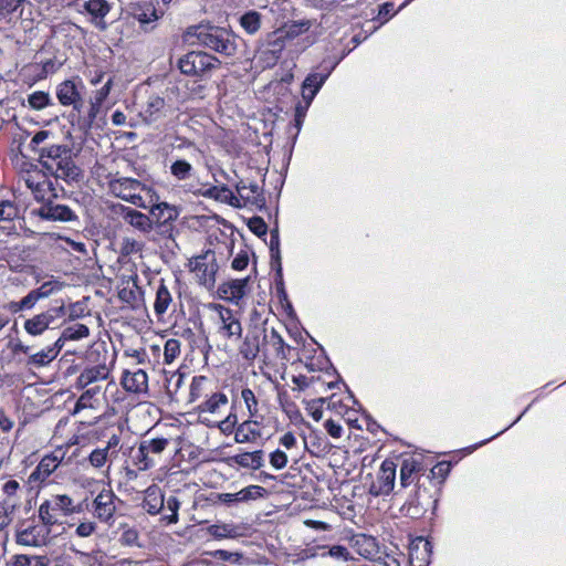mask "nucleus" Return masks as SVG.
I'll return each mask as SVG.
<instances>
[{
  "label": "nucleus",
  "mask_w": 566,
  "mask_h": 566,
  "mask_svg": "<svg viewBox=\"0 0 566 566\" xmlns=\"http://www.w3.org/2000/svg\"><path fill=\"white\" fill-rule=\"evenodd\" d=\"M150 216L158 223H166L168 221L175 220L178 216V212L175 207L168 205L167 202H160V203L154 205L150 208Z\"/></svg>",
  "instance_id": "f704fd0d"
},
{
  "label": "nucleus",
  "mask_w": 566,
  "mask_h": 566,
  "mask_svg": "<svg viewBox=\"0 0 566 566\" xmlns=\"http://www.w3.org/2000/svg\"><path fill=\"white\" fill-rule=\"evenodd\" d=\"M132 14L142 25L158 20L157 11L151 3L137 4L133 8Z\"/></svg>",
  "instance_id": "c9c22d12"
},
{
  "label": "nucleus",
  "mask_w": 566,
  "mask_h": 566,
  "mask_svg": "<svg viewBox=\"0 0 566 566\" xmlns=\"http://www.w3.org/2000/svg\"><path fill=\"white\" fill-rule=\"evenodd\" d=\"M120 384L123 388L129 392L142 394L148 389V376L143 369H136L134 371L125 370Z\"/></svg>",
  "instance_id": "412c9836"
},
{
  "label": "nucleus",
  "mask_w": 566,
  "mask_h": 566,
  "mask_svg": "<svg viewBox=\"0 0 566 566\" xmlns=\"http://www.w3.org/2000/svg\"><path fill=\"white\" fill-rule=\"evenodd\" d=\"M124 220L139 232L147 234L153 230V221L150 217L128 208L124 213Z\"/></svg>",
  "instance_id": "cd10ccee"
},
{
  "label": "nucleus",
  "mask_w": 566,
  "mask_h": 566,
  "mask_svg": "<svg viewBox=\"0 0 566 566\" xmlns=\"http://www.w3.org/2000/svg\"><path fill=\"white\" fill-rule=\"evenodd\" d=\"M240 25L248 34H255L262 23V15L254 10H250L240 17Z\"/></svg>",
  "instance_id": "4c0bfd02"
},
{
  "label": "nucleus",
  "mask_w": 566,
  "mask_h": 566,
  "mask_svg": "<svg viewBox=\"0 0 566 566\" xmlns=\"http://www.w3.org/2000/svg\"><path fill=\"white\" fill-rule=\"evenodd\" d=\"M238 422L237 415L234 412H230L223 420L217 422L212 421V423H217L218 428L221 430V432L229 434L233 431L235 432V428Z\"/></svg>",
  "instance_id": "6e6d98bb"
},
{
  "label": "nucleus",
  "mask_w": 566,
  "mask_h": 566,
  "mask_svg": "<svg viewBox=\"0 0 566 566\" xmlns=\"http://www.w3.org/2000/svg\"><path fill=\"white\" fill-rule=\"evenodd\" d=\"M193 34L201 45L224 56H233L237 52V36L227 29L199 25Z\"/></svg>",
  "instance_id": "7ed1b4c3"
},
{
  "label": "nucleus",
  "mask_w": 566,
  "mask_h": 566,
  "mask_svg": "<svg viewBox=\"0 0 566 566\" xmlns=\"http://www.w3.org/2000/svg\"><path fill=\"white\" fill-rule=\"evenodd\" d=\"M180 354V342L176 338H169L164 346V361L171 364Z\"/></svg>",
  "instance_id": "de8ad7c7"
},
{
  "label": "nucleus",
  "mask_w": 566,
  "mask_h": 566,
  "mask_svg": "<svg viewBox=\"0 0 566 566\" xmlns=\"http://www.w3.org/2000/svg\"><path fill=\"white\" fill-rule=\"evenodd\" d=\"M168 444L169 440L166 438L142 440L137 450L132 455L133 464L137 467L139 471L154 468Z\"/></svg>",
  "instance_id": "423d86ee"
},
{
  "label": "nucleus",
  "mask_w": 566,
  "mask_h": 566,
  "mask_svg": "<svg viewBox=\"0 0 566 566\" xmlns=\"http://www.w3.org/2000/svg\"><path fill=\"white\" fill-rule=\"evenodd\" d=\"M90 334V329L84 324H74L64 328L63 338H67V340H78L87 337Z\"/></svg>",
  "instance_id": "a18cd8bd"
},
{
  "label": "nucleus",
  "mask_w": 566,
  "mask_h": 566,
  "mask_svg": "<svg viewBox=\"0 0 566 566\" xmlns=\"http://www.w3.org/2000/svg\"><path fill=\"white\" fill-rule=\"evenodd\" d=\"M15 513L0 504V532L4 531L13 522Z\"/></svg>",
  "instance_id": "680f3d73"
},
{
  "label": "nucleus",
  "mask_w": 566,
  "mask_h": 566,
  "mask_svg": "<svg viewBox=\"0 0 566 566\" xmlns=\"http://www.w3.org/2000/svg\"><path fill=\"white\" fill-rule=\"evenodd\" d=\"M84 88L82 80H65L56 86V97L61 105L72 106L74 111L81 112L84 106L82 97Z\"/></svg>",
  "instance_id": "f8f14e48"
},
{
  "label": "nucleus",
  "mask_w": 566,
  "mask_h": 566,
  "mask_svg": "<svg viewBox=\"0 0 566 566\" xmlns=\"http://www.w3.org/2000/svg\"><path fill=\"white\" fill-rule=\"evenodd\" d=\"M0 504L6 507L18 512L21 510L23 501V485L12 478H7L2 480L0 485Z\"/></svg>",
  "instance_id": "f3484780"
},
{
  "label": "nucleus",
  "mask_w": 566,
  "mask_h": 566,
  "mask_svg": "<svg viewBox=\"0 0 566 566\" xmlns=\"http://www.w3.org/2000/svg\"><path fill=\"white\" fill-rule=\"evenodd\" d=\"M54 353L55 352L50 350L49 347H46L45 349L31 355L28 363L34 366H45L55 358Z\"/></svg>",
  "instance_id": "8fccbe9b"
},
{
  "label": "nucleus",
  "mask_w": 566,
  "mask_h": 566,
  "mask_svg": "<svg viewBox=\"0 0 566 566\" xmlns=\"http://www.w3.org/2000/svg\"><path fill=\"white\" fill-rule=\"evenodd\" d=\"M20 172V181L31 191L39 202L57 198V191L51 176L41 167L28 164Z\"/></svg>",
  "instance_id": "f03ea898"
},
{
  "label": "nucleus",
  "mask_w": 566,
  "mask_h": 566,
  "mask_svg": "<svg viewBox=\"0 0 566 566\" xmlns=\"http://www.w3.org/2000/svg\"><path fill=\"white\" fill-rule=\"evenodd\" d=\"M63 454L60 451L44 455L35 469L28 476V484L31 489H42L48 484L49 478L60 467Z\"/></svg>",
  "instance_id": "9d476101"
},
{
  "label": "nucleus",
  "mask_w": 566,
  "mask_h": 566,
  "mask_svg": "<svg viewBox=\"0 0 566 566\" xmlns=\"http://www.w3.org/2000/svg\"><path fill=\"white\" fill-rule=\"evenodd\" d=\"M165 505V496L161 489L153 484L144 492L143 509L151 515L158 514Z\"/></svg>",
  "instance_id": "bb28decb"
},
{
  "label": "nucleus",
  "mask_w": 566,
  "mask_h": 566,
  "mask_svg": "<svg viewBox=\"0 0 566 566\" xmlns=\"http://www.w3.org/2000/svg\"><path fill=\"white\" fill-rule=\"evenodd\" d=\"M234 463L241 468L259 470L263 467V451L243 452L233 457Z\"/></svg>",
  "instance_id": "473e14b6"
},
{
  "label": "nucleus",
  "mask_w": 566,
  "mask_h": 566,
  "mask_svg": "<svg viewBox=\"0 0 566 566\" xmlns=\"http://www.w3.org/2000/svg\"><path fill=\"white\" fill-rule=\"evenodd\" d=\"M51 559L45 555L15 554L7 562V566H51Z\"/></svg>",
  "instance_id": "7c9ffc66"
},
{
  "label": "nucleus",
  "mask_w": 566,
  "mask_h": 566,
  "mask_svg": "<svg viewBox=\"0 0 566 566\" xmlns=\"http://www.w3.org/2000/svg\"><path fill=\"white\" fill-rule=\"evenodd\" d=\"M99 395H101V386L99 385H95L92 387L88 386L85 389V391L77 399L75 407H74V412L76 413L80 410L86 409V408H95V405L97 402V397Z\"/></svg>",
  "instance_id": "72a5a7b5"
},
{
  "label": "nucleus",
  "mask_w": 566,
  "mask_h": 566,
  "mask_svg": "<svg viewBox=\"0 0 566 566\" xmlns=\"http://www.w3.org/2000/svg\"><path fill=\"white\" fill-rule=\"evenodd\" d=\"M324 426L331 437H333V438L342 437L343 428L340 424H338L334 420H332V419L326 420Z\"/></svg>",
  "instance_id": "69168bd1"
},
{
  "label": "nucleus",
  "mask_w": 566,
  "mask_h": 566,
  "mask_svg": "<svg viewBox=\"0 0 566 566\" xmlns=\"http://www.w3.org/2000/svg\"><path fill=\"white\" fill-rule=\"evenodd\" d=\"M420 470V463L410 458L405 459L402 461L401 468H400V484L402 488L409 486L413 479L412 475Z\"/></svg>",
  "instance_id": "58836bf2"
},
{
  "label": "nucleus",
  "mask_w": 566,
  "mask_h": 566,
  "mask_svg": "<svg viewBox=\"0 0 566 566\" xmlns=\"http://www.w3.org/2000/svg\"><path fill=\"white\" fill-rule=\"evenodd\" d=\"M263 420L264 417L258 415V417L249 416V419L244 420L235 428L234 441L237 443H254L263 437Z\"/></svg>",
  "instance_id": "dca6fc26"
},
{
  "label": "nucleus",
  "mask_w": 566,
  "mask_h": 566,
  "mask_svg": "<svg viewBox=\"0 0 566 566\" xmlns=\"http://www.w3.org/2000/svg\"><path fill=\"white\" fill-rule=\"evenodd\" d=\"M19 207L12 200H0V221H11L19 217Z\"/></svg>",
  "instance_id": "c03bdc74"
},
{
  "label": "nucleus",
  "mask_w": 566,
  "mask_h": 566,
  "mask_svg": "<svg viewBox=\"0 0 566 566\" xmlns=\"http://www.w3.org/2000/svg\"><path fill=\"white\" fill-rule=\"evenodd\" d=\"M270 463L275 470H282L287 464V455L277 449L270 454Z\"/></svg>",
  "instance_id": "052dcab7"
},
{
  "label": "nucleus",
  "mask_w": 566,
  "mask_h": 566,
  "mask_svg": "<svg viewBox=\"0 0 566 566\" xmlns=\"http://www.w3.org/2000/svg\"><path fill=\"white\" fill-rule=\"evenodd\" d=\"M331 75V70L326 72H312L310 73L302 85V96L307 105H311L312 101Z\"/></svg>",
  "instance_id": "4be33fe9"
},
{
  "label": "nucleus",
  "mask_w": 566,
  "mask_h": 566,
  "mask_svg": "<svg viewBox=\"0 0 566 566\" xmlns=\"http://www.w3.org/2000/svg\"><path fill=\"white\" fill-rule=\"evenodd\" d=\"M270 251H271V258L275 259L279 262L280 238H279L277 230H274L271 232Z\"/></svg>",
  "instance_id": "0e129e2a"
},
{
  "label": "nucleus",
  "mask_w": 566,
  "mask_h": 566,
  "mask_svg": "<svg viewBox=\"0 0 566 566\" xmlns=\"http://www.w3.org/2000/svg\"><path fill=\"white\" fill-rule=\"evenodd\" d=\"M322 557H332L338 562H347L352 558L349 551L342 545L322 546L319 547Z\"/></svg>",
  "instance_id": "a19ab883"
},
{
  "label": "nucleus",
  "mask_w": 566,
  "mask_h": 566,
  "mask_svg": "<svg viewBox=\"0 0 566 566\" xmlns=\"http://www.w3.org/2000/svg\"><path fill=\"white\" fill-rule=\"evenodd\" d=\"M119 499L111 489H103L93 501L94 516L105 524L112 525Z\"/></svg>",
  "instance_id": "ddd939ff"
},
{
  "label": "nucleus",
  "mask_w": 566,
  "mask_h": 566,
  "mask_svg": "<svg viewBox=\"0 0 566 566\" xmlns=\"http://www.w3.org/2000/svg\"><path fill=\"white\" fill-rule=\"evenodd\" d=\"M210 387L211 381L206 376L193 377L189 388V402H195L202 397L207 398L212 392Z\"/></svg>",
  "instance_id": "2f4dec72"
},
{
  "label": "nucleus",
  "mask_w": 566,
  "mask_h": 566,
  "mask_svg": "<svg viewBox=\"0 0 566 566\" xmlns=\"http://www.w3.org/2000/svg\"><path fill=\"white\" fill-rule=\"evenodd\" d=\"M209 307L218 315V334L227 339H239L242 335V325L233 311L216 303L209 304Z\"/></svg>",
  "instance_id": "9b49d317"
},
{
  "label": "nucleus",
  "mask_w": 566,
  "mask_h": 566,
  "mask_svg": "<svg viewBox=\"0 0 566 566\" xmlns=\"http://www.w3.org/2000/svg\"><path fill=\"white\" fill-rule=\"evenodd\" d=\"M264 489L260 485H249L235 493H220L218 499L226 505L248 502L263 496Z\"/></svg>",
  "instance_id": "aec40b11"
},
{
  "label": "nucleus",
  "mask_w": 566,
  "mask_h": 566,
  "mask_svg": "<svg viewBox=\"0 0 566 566\" xmlns=\"http://www.w3.org/2000/svg\"><path fill=\"white\" fill-rule=\"evenodd\" d=\"M35 527H28L17 533V543L24 546L38 545V539L34 535Z\"/></svg>",
  "instance_id": "864d4df0"
},
{
  "label": "nucleus",
  "mask_w": 566,
  "mask_h": 566,
  "mask_svg": "<svg viewBox=\"0 0 566 566\" xmlns=\"http://www.w3.org/2000/svg\"><path fill=\"white\" fill-rule=\"evenodd\" d=\"M172 291L161 280L156 290L154 312L158 318H163L171 307H175Z\"/></svg>",
  "instance_id": "a878e982"
},
{
  "label": "nucleus",
  "mask_w": 566,
  "mask_h": 566,
  "mask_svg": "<svg viewBox=\"0 0 566 566\" xmlns=\"http://www.w3.org/2000/svg\"><path fill=\"white\" fill-rule=\"evenodd\" d=\"M39 518L45 526L59 524L61 518L80 512L73 499L66 494L52 495L43 501L39 507Z\"/></svg>",
  "instance_id": "20e7f679"
},
{
  "label": "nucleus",
  "mask_w": 566,
  "mask_h": 566,
  "mask_svg": "<svg viewBox=\"0 0 566 566\" xmlns=\"http://www.w3.org/2000/svg\"><path fill=\"white\" fill-rule=\"evenodd\" d=\"M241 398L243 399L248 409L249 416L258 417L259 415V402L254 392L250 388H244L241 391Z\"/></svg>",
  "instance_id": "09e8293b"
},
{
  "label": "nucleus",
  "mask_w": 566,
  "mask_h": 566,
  "mask_svg": "<svg viewBox=\"0 0 566 566\" xmlns=\"http://www.w3.org/2000/svg\"><path fill=\"white\" fill-rule=\"evenodd\" d=\"M311 28V21L310 20H303L300 22H293L285 27L284 33L286 38H296L300 34L308 31Z\"/></svg>",
  "instance_id": "3c124183"
},
{
  "label": "nucleus",
  "mask_w": 566,
  "mask_h": 566,
  "mask_svg": "<svg viewBox=\"0 0 566 566\" xmlns=\"http://www.w3.org/2000/svg\"><path fill=\"white\" fill-rule=\"evenodd\" d=\"M52 104V98L48 92L35 91L28 96V105L35 111H42Z\"/></svg>",
  "instance_id": "79ce46f5"
},
{
  "label": "nucleus",
  "mask_w": 566,
  "mask_h": 566,
  "mask_svg": "<svg viewBox=\"0 0 566 566\" xmlns=\"http://www.w3.org/2000/svg\"><path fill=\"white\" fill-rule=\"evenodd\" d=\"M239 350L244 359L254 360L260 352L259 336L255 334L247 335Z\"/></svg>",
  "instance_id": "e433bc0d"
},
{
  "label": "nucleus",
  "mask_w": 566,
  "mask_h": 566,
  "mask_svg": "<svg viewBox=\"0 0 566 566\" xmlns=\"http://www.w3.org/2000/svg\"><path fill=\"white\" fill-rule=\"evenodd\" d=\"M65 314L64 306H56L46 310L24 322V329L32 336L43 334L57 318Z\"/></svg>",
  "instance_id": "4468645a"
},
{
  "label": "nucleus",
  "mask_w": 566,
  "mask_h": 566,
  "mask_svg": "<svg viewBox=\"0 0 566 566\" xmlns=\"http://www.w3.org/2000/svg\"><path fill=\"white\" fill-rule=\"evenodd\" d=\"M170 174L176 180L184 181L191 178L193 167L185 159H176L170 165Z\"/></svg>",
  "instance_id": "ea45409f"
},
{
  "label": "nucleus",
  "mask_w": 566,
  "mask_h": 566,
  "mask_svg": "<svg viewBox=\"0 0 566 566\" xmlns=\"http://www.w3.org/2000/svg\"><path fill=\"white\" fill-rule=\"evenodd\" d=\"M109 191L139 208H148L146 200L143 197V192H150V188L143 185L139 180L133 178H115L108 184Z\"/></svg>",
  "instance_id": "39448f33"
},
{
  "label": "nucleus",
  "mask_w": 566,
  "mask_h": 566,
  "mask_svg": "<svg viewBox=\"0 0 566 566\" xmlns=\"http://www.w3.org/2000/svg\"><path fill=\"white\" fill-rule=\"evenodd\" d=\"M32 213L48 221L66 222L76 218L74 211L70 207L54 203L52 199L42 201V206L38 209H33Z\"/></svg>",
  "instance_id": "a211bd4d"
},
{
  "label": "nucleus",
  "mask_w": 566,
  "mask_h": 566,
  "mask_svg": "<svg viewBox=\"0 0 566 566\" xmlns=\"http://www.w3.org/2000/svg\"><path fill=\"white\" fill-rule=\"evenodd\" d=\"M40 301L39 295L34 290L30 291L20 302L13 305L15 311L31 310Z\"/></svg>",
  "instance_id": "5fc2aeb1"
},
{
  "label": "nucleus",
  "mask_w": 566,
  "mask_h": 566,
  "mask_svg": "<svg viewBox=\"0 0 566 566\" xmlns=\"http://www.w3.org/2000/svg\"><path fill=\"white\" fill-rule=\"evenodd\" d=\"M64 287V283L57 279L51 277V280L43 282L38 289H34L40 300L46 298L52 294L60 292Z\"/></svg>",
  "instance_id": "37998d69"
},
{
  "label": "nucleus",
  "mask_w": 566,
  "mask_h": 566,
  "mask_svg": "<svg viewBox=\"0 0 566 566\" xmlns=\"http://www.w3.org/2000/svg\"><path fill=\"white\" fill-rule=\"evenodd\" d=\"M191 271L195 273L198 283L208 290L213 289L216 275L219 270L216 253L207 251L196 256L191 262Z\"/></svg>",
  "instance_id": "6e6552de"
},
{
  "label": "nucleus",
  "mask_w": 566,
  "mask_h": 566,
  "mask_svg": "<svg viewBox=\"0 0 566 566\" xmlns=\"http://www.w3.org/2000/svg\"><path fill=\"white\" fill-rule=\"evenodd\" d=\"M94 352H91L87 356L85 366L80 371L76 378L75 386L78 389H85L88 386H95L97 382L106 380L111 375V365L107 364L106 354L103 358L93 360L92 357Z\"/></svg>",
  "instance_id": "0eeeda50"
},
{
  "label": "nucleus",
  "mask_w": 566,
  "mask_h": 566,
  "mask_svg": "<svg viewBox=\"0 0 566 566\" xmlns=\"http://www.w3.org/2000/svg\"><path fill=\"white\" fill-rule=\"evenodd\" d=\"M250 229L256 234V235H263L266 233L268 226L261 218H254L250 222Z\"/></svg>",
  "instance_id": "774afa93"
},
{
  "label": "nucleus",
  "mask_w": 566,
  "mask_h": 566,
  "mask_svg": "<svg viewBox=\"0 0 566 566\" xmlns=\"http://www.w3.org/2000/svg\"><path fill=\"white\" fill-rule=\"evenodd\" d=\"M112 458L106 449L96 448L88 454V462L93 468L102 469Z\"/></svg>",
  "instance_id": "49530a36"
},
{
  "label": "nucleus",
  "mask_w": 566,
  "mask_h": 566,
  "mask_svg": "<svg viewBox=\"0 0 566 566\" xmlns=\"http://www.w3.org/2000/svg\"><path fill=\"white\" fill-rule=\"evenodd\" d=\"M210 555L217 559L229 562L231 564H238L242 559V554L238 552H229L226 549H217L211 552Z\"/></svg>",
  "instance_id": "4d7b16f0"
},
{
  "label": "nucleus",
  "mask_w": 566,
  "mask_h": 566,
  "mask_svg": "<svg viewBox=\"0 0 566 566\" xmlns=\"http://www.w3.org/2000/svg\"><path fill=\"white\" fill-rule=\"evenodd\" d=\"M218 60L201 51H192L179 60V69L182 74L202 76L217 66Z\"/></svg>",
  "instance_id": "1a4fd4ad"
},
{
  "label": "nucleus",
  "mask_w": 566,
  "mask_h": 566,
  "mask_svg": "<svg viewBox=\"0 0 566 566\" xmlns=\"http://www.w3.org/2000/svg\"><path fill=\"white\" fill-rule=\"evenodd\" d=\"M54 135L50 130H39L30 142L32 150L38 151L41 167L57 180L66 184L78 181L82 170L75 164V153L67 144L50 143Z\"/></svg>",
  "instance_id": "f257e3e1"
},
{
  "label": "nucleus",
  "mask_w": 566,
  "mask_h": 566,
  "mask_svg": "<svg viewBox=\"0 0 566 566\" xmlns=\"http://www.w3.org/2000/svg\"><path fill=\"white\" fill-rule=\"evenodd\" d=\"M229 400L224 392H211L201 403L196 407L199 418L202 422L212 423L209 416H217L221 409L228 405Z\"/></svg>",
  "instance_id": "6ab92c4d"
},
{
  "label": "nucleus",
  "mask_w": 566,
  "mask_h": 566,
  "mask_svg": "<svg viewBox=\"0 0 566 566\" xmlns=\"http://www.w3.org/2000/svg\"><path fill=\"white\" fill-rule=\"evenodd\" d=\"M96 530V523L92 521H84L80 523L75 530L76 535L80 537H88Z\"/></svg>",
  "instance_id": "e2e57ef3"
},
{
  "label": "nucleus",
  "mask_w": 566,
  "mask_h": 566,
  "mask_svg": "<svg viewBox=\"0 0 566 566\" xmlns=\"http://www.w3.org/2000/svg\"><path fill=\"white\" fill-rule=\"evenodd\" d=\"M396 463L389 459H386L381 463L376 480L373 481V483L370 484V494L375 496L388 495L394 490L396 480Z\"/></svg>",
  "instance_id": "2eb2a0df"
},
{
  "label": "nucleus",
  "mask_w": 566,
  "mask_h": 566,
  "mask_svg": "<svg viewBox=\"0 0 566 566\" xmlns=\"http://www.w3.org/2000/svg\"><path fill=\"white\" fill-rule=\"evenodd\" d=\"M207 531L208 534L216 539L238 538L243 534L241 526L233 523L212 524L207 528Z\"/></svg>",
  "instance_id": "c756f323"
},
{
  "label": "nucleus",
  "mask_w": 566,
  "mask_h": 566,
  "mask_svg": "<svg viewBox=\"0 0 566 566\" xmlns=\"http://www.w3.org/2000/svg\"><path fill=\"white\" fill-rule=\"evenodd\" d=\"M217 200H219L221 202L230 203L231 206H234V207L242 206V202H240V199L238 198V196H235L233 193V191L230 190L226 186L220 187V192H218V195H217Z\"/></svg>",
  "instance_id": "13d9d810"
},
{
  "label": "nucleus",
  "mask_w": 566,
  "mask_h": 566,
  "mask_svg": "<svg viewBox=\"0 0 566 566\" xmlns=\"http://www.w3.org/2000/svg\"><path fill=\"white\" fill-rule=\"evenodd\" d=\"M165 99L160 96H150L142 111L144 120L148 124L156 122L164 115Z\"/></svg>",
  "instance_id": "c85d7f7f"
},
{
  "label": "nucleus",
  "mask_w": 566,
  "mask_h": 566,
  "mask_svg": "<svg viewBox=\"0 0 566 566\" xmlns=\"http://www.w3.org/2000/svg\"><path fill=\"white\" fill-rule=\"evenodd\" d=\"M84 9L92 17L91 21L97 29H107L105 17L109 13L111 6L106 0H87Z\"/></svg>",
  "instance_id": "b1692460"
},
{
  "label": "nucleus",
  "mask_w": 566,
  "mask_h": 566,
  "mask_svg": "<svg viewBox=\"0 0 566 566\" xmlns=\"http://www.w3.org/2000/svg\"><path fill=\"white\" fill-rule=\"evenodd\" d=\"M165 503L167 505V509L171 512V514L166 515L164 517V520H166L167 523H169V524L177 523L178 522V510L180 506L179 501L175 496H169Z\"/></svg>",
  "instance_id": "bf43d9fd"
},
{
  "label": "nucleus",
  "mask_w": 566,
  "mask_h": 566,
  "mask_svg": "<svg viewBox=\"0 0 566 566\" xmlns=\"http://www.w3.org/2000/svg\"><path fill=\"white\" fill-rule=\"evenodd\" d=\"M235 189L242 206L248 203L261 206L265 201L262 190L256 182L247 184L241 180L235 185Z\"/></svg>",
  "instance_id": "5701e85b"
},
{
  "label": "nucleus",
  "mask_w": 566,
  "mask_h": 566,
  "mask_svg": "<svg viewBox=\"0 0 566 566\" xmlns=\"http://www.w3.org/2000/svg\"><path fill=\"white\" fill-rule=\"evenodd\" d=\"M144 244L134 238H124L120 245L122 254L129 255L142 252Z\"/></svg>",
  "instance_id": "603ef678"
},
{
  "label": "nucleus",
  "mask_w": 566,
  "mask_h": 566,
  "mask_svg": "<svg viewBox=\"0 0 566 566\" xmlns=\"http://www.w3.org/2000/svg\"><path fill=\"white\" fill-rule=\"evenodd\" d=\"M248 286V279L230 280L222 283L219 289V295L226 301L238 304L239 301L245 295Z\"/></svg>",
  "instance_id": "393cba45"
},
{
  "label": "nucleus",
  "mask_w": 566,
  "mask_h": 566,
  "mask_svg": "<svg viewBox=\"0 0 566 566\" xmlns=\"http://www.w3.org/2000/svg\"><path fill=\"white\" fill-rule=\"evenodd\" d=\"M449 472H450V463H448V462H440L431 469V474L433 476H439L441 479H444L449 474Z\"/></svg>",
  "instance_id": "338daca9"
}]
</instances>
